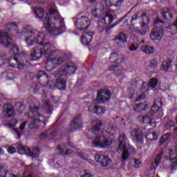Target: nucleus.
<instances>
[{
  "mask_svg": "<svg viewBox=\"0 0 177 177\" xmlns=\"http://www.w3.org/2000/svg\"><path fill=\"white\" fill-rule=\"evenodd\" d=\"M17 149L19 154H30V148L21 144H19Z\"/></svg>",
  "mask_w": 177,
  "mask_h": 177,
  "instance_id": "obj_28",
  "label": "nucleus"
},
{
  "mask_svg": "<svg viewBox=\"0 0 177 177\" xmlns=\"http://www.w3.org/2000/svg\"><path fill=\"white\" fill-rule=\"evenodd\" d=\"M38 109L39 107L35 106L33 111H30L29 115L30 118H35L33 121H32L29 124L27 129L28 133L29 135H34V133L38 131V129L39 127L41 128H44L46 123L45 120H41L38 117H41V114L38 113Z\"/></svg>",
  "mask_w": 177,
  "mask_h": 177,
  "instance_id": "obj_5",
  "label": "nucleus"
},
{
  "mask_svg": "<svg viewBox=\"0 0 177 177\" xmlns=\"http://www.w3.org/2000/svg\"><path fill=\"white\" fill-rule=\"evenodd\" d=\"M67 143L69 147H74V145H73V142H71V140H70V138H68Z\"/></svg>",
  "mask_w": 177,
  "mask_h": 177,
  "instance_id": "obj_61",
  "label": "nucleus"
},
{
  "mask_svg": "<svg viewBox=\"0 0 177 177\" xmlns=\"http://www.w3.org/2000/svg\"><path fill=\"white\" fill-rule=\"evenodd\" d=\"M103 122L99 119L93 120L91 125V131L94 135H97L95 139L93 141L94 147H107L113 145V140L109 138L107 132L102 130Z\"/></svg>",
  "mask_w": 177,
  "mask_h": 177,
  "instance_id": "obj_3",
  "label": "nucleus"
},
{
  "mask_svg": "<svg viewBox=\"0 0 177 177\" xmlns=\"http://www.w3.org/2000/svg\"><path fill=\"white\" fill-rule=\"evenodd\" d=\"M145 138L147 140H149L150 142H156V140L158 139V133L156 132L148 131Z\"/></svg>",
  "mask_w": 177,
  "mask_h": 177,
  "instance_id": "obj_27",
  "label": "nucleus"
},
{
  "mask_svg": "<svg viewBox=\"0 0 177 177\" xmlns=\"http://www.w3.org/2000/svg\"><path fill=\"white\" fill-rule=\"evenodd\" d=\"M42 55H44L45 57L47 59H49V57L53 55V51L50 50V46L49 45L43 46V48L34 49L29 56V59L30 60H38L42 57Z\"/></svg>",
  "mask_w": 177,
  "mask_h": 177,
  "instance_id": "obj_8",
  "label": "nucleus"
},
{
  "mask_svg": "<svg viewBox=\"0 0 177 177\" xmlns=\"http://www.w3.org/2000/svg\"><path fill=\"white\" fill-rule=\"evenodd\" d=\"M116 151L118 153H122L121 163L124 164L125 161H128L129 154H135V148L131 146L127 147V136L122 134L119 136V142ZM123 151V152H122Z\"/></svg>",
  "mask_w": 177,
  "mask_h": 177,
  "instance_id": "obj_6",
  "label": "nucleus"
},
{
  "mask_svg": "<svg viewBox=\"0 0 177 177\" xmlns=\"http://www.w3.org/2000/svg\"><path fill=\"white\" fill-rule=\"evenodd\" d=\"M48 136H49V134L48 133V132L44 131L39 136V138L40 140H46V139H48Z\"/></svg>",
  "mask_w": 177,
  "mask_h": 177,
  "instance_id": "obj_50",
  "label": "nucleus"
},
{
  "mask_svg": "<svg viewBox=\"0 0 177 177\" xmlns=\"http://www.w3.org/2000/svg\"><path fill=\"white\" fill-rule=\"evenodd\" d=\"M131 135L137 143H143V131L140 129H133Z\"/></svg>",
  "mask_w": 177,
  "mask_h": 177,
  "instance_id": "obj_14",
  "label": "nucleus"
},
{
  "mask_svg": "<svg viewBox=\"0 0 177 177\" xmlns=\"http://www.w3.org/2000/svg\"><path fill=\"white\" fill-rule=\"evenodd\" d=\"M44 28L51 37H56L66 31L64 19L55 9H50L44 19Z\"/></svg>",
  "mask_w": 177,
  "mask_h": 177,
  "instance_id": "obj_2",
  "label": "nucleus"
},
{
  "mask_svg": "<svg viewBox=\"0 0 177 177\" xmlns=\"http://www.w3.org/2000/svg\"><path fill=\"white\" fill-rule=\"evenodd\" d=\"M165 127L166 129H169V128H172V127H175V122H174V121L171 120H169L165 122Z\"/></svg>",
  "mask_w": 177,
  "mask_h": 177,
  "instance_id": "obj_47",
  "label": "nucleus"
},
{
  "mask_svg": "<svg viewBox=\"0 0 177 177\" xmlns=\"http://www.w3.org/2000/svg\"><path fill=\"white\" fill-rule=\"evenodd\" d=\"M111 97V91L107 88L97 91V97L93 100V104H102L109 102Z\"/></svg>",
  "mask_w": 177,
  "mask_h": 177,
  "instance_id": "obj_9",
  "label": "nucleus"
},
{
  "mask_svg": "<svg viewBox=\"0 0 177 177\" xmlns=\"http://www.w3.org/2000/svg\"><path fill=\"white\" fill-rule=\"evenodd\" d=\"M106 20H109V23H113V21H114V17H113L111 15L108 14L105 16V18L102 19V23H104Z\"/></svg>",
  "mask_w": 177,
  "mask_h": 177,
  "instance_id": "obj_49",
  "label": "nucleus"
},
{
  "mask_svg": "<svg viewBox=\"0 0 177 177\" xmlns=\"http://www.w3.org/2000/svg\"><path fill=\"white\" fill-rule=\"evenodd\" d=\"M153 104L161 109V107H162V100L161 99V97H158L155 99Z\"/></svg>",
  "mask_w": 177,
  "mask_h": 177,
  "instance_id": "obj_44",
  "label": "nucleus"
},
{
  "mask_svg": "<svg viewBox=\"0 0 177 177\" xmlns=\"http://www.w3.org/2000/svg\"><path fill=\"white\" fill-rule=\"evenodd\" d=\"M8 64L10 67H15L19 70H23L24 65L21 62H19V59L17 57H10L8 59Z\"/></svg>",
  "mask_w": 177,
  "mask_h": 177,
  "instance_id": "obj_18",
  "label": "nucleus"
},
{
  "mask_svg": "<svg viewBox=\"0 0 177 177\" xmlns=\"http://www.w3.org/2000/svg\"><path fill=\"white\" fill-rule=\"evenodd\" d=\"M162 26H164V21H161L160 18H156L154 22V28L150 35L151 39L154 41L155 44H158L164 36V30Z\"/></svg>",
  "mask_w": 177,
  "mask_h": 177,
  "instance_id": "obj_7",
  "label": "nucleus"
},
{
  "mask_svg": "<svg viewBox=\"0 0 177 177\" xmlns=\"http://www.w3.org/2000/svg\"><path fill=\"white\" fill-rule=\"evenodd\" d=\"M8 28H12V30H17V25H16L15 23L11 24L8 25Z\"/></svg>",
  "mask_w": 177,
  "mask_h": 177,
  "instance_id": "obj_58",
  "label": "nucleus"
},
{
  "mask_svg": "<svg viewBox=\"0 0 177 177\" xmlns=\"http://www.w3.org/2000/svg\"><path fill=\"white\" fill-rule=\"evenodd\" d=\"M157 67H158V61L157 58H153L150 62L149 68H153V70H157Z\"/></svg>",
  "mask_w": 177,
  "mask_h": 177,
  "instance_id": "obj_39",
  "label": "nucleus"
},
{
  "mask_svg": "<svg viewBox=\"0 0 177 177\" xmlns=\"http://www.w3.org/2000/svg\"><path fill=\"white\" fill-rule=\"evenodd\" d=\"M141 50L144 53H147V55H151V53H154V52H156V48L151 46L144 45L141 46Z\"/></svg>",
  "mask_w": 177,
  "mask_h": 177,
  "instance_id": "obj_26",
  "label": "nucleus"
},
{
  "mask_svg": "<svg viewBox=\"0 0 177 177\" xmlns=\"http://www.w3.org/2000/svg\"><path fill=\"white\" fill-rule=\"evenodd\" d=\"M43 112L45 114H52L53 113V105L46 101L43 107Z\"/></svg>",
  "mask_w": 177,
  "mask_h": 177,
  "instance_id": "obj_25",
  "label": "nucleus"
},
{
  "mask_svg": "<svg viewBox=\"0 0 177 177\" xmlns=\"http://www.w3.org/2000/svg\"><path fill=\"white\" fill-rule=\"evenodd\" d=\"M171 63H172V61H171L170 59L163 61L160 68L161 71H168V70L171 68V66H172Z\"/></svg>",
  "mask_w": 177,
  "mask_h": 177,
  "instance_id": "obj_30",
  "label": "nucleus"
},
{
  "mask_svg": "<svg viewBox=\"0 0 177 177\" xmlns=\"http://www.w3.org/2000/svg\"><path fill=\"white\" fill-rule=\"evenodd\" d=\"M160 107L157 106V105H155L154 104H153V106L151 107V110L150 111L151 113H157V111H158V110H160Z\"/></svg>",
  "mask_w": 177,
  "mask_h": 177,
  "instance_id": "obj_51",
  "label": "nucleus"
},
{
  "mask_svg": "<svg viewBox=\"0 0 177 177\" xmlns=\"http://www.w3.org/2000/svg\"><path fill=\"white\" fill-rule=\"evenodd\" d=\"M149 88H156L158 85V80L154 77H152L149 82Z\"/></svg>",
  "mask_w": 177,
  "mask_h": 177,
  "instance_id": "obj_41",
  "label": "nucleus"
},
{
  "mask_svg": "<svg viewBox=\"0 0 177 177\" xmlns=\"http://www.w3.org/2000/svg\"><path fill=\"white\" fill-rule=\"evenodd\" d=\"M82 127V118L81 115H77L72 120L69 125V131H71V132H74L76 129H78V128H81Z\"/></svg>",
  "mask_w": 177,
  "mask_h": 177,
  "instance_id": "obj_12",
  "label": "nucleus"
},
{
  "mask_svg": "<svg viewBox=\"0 0 177 177\" xmlns=\"http://www.w3.org/2000/svg\"><path fill=\"white\" fill-rule=\"evenodd\" d=\"M140 106H143V107L142 108V111H145L149 109V105H147V104L146 103H140Z\"/></svg>",
  "mask_w": 177,
  "mask_h": 177,
  "instance_id": "obj_57",
  "label": "nucleus"
},
{
  "mask_svg": "<svg viewBox=\"0 0 177 177\" xmlns=\"http://www.w3.org/2000/svg\"><path fill=\"white\" fill-rule=\"evenodd\" d=\"M166 28L167 30H170V32H172V31H175L177 30V19H176V24H169L167 26H166Z\"/></svg>",
  "mask_w": 177,
  "mask_h": 177,
  "instance_id": "obj_48",
  "label": "nucleus"
},
{
  "mask_svg": "<svg viewBox=\"0 0 177 177\" xmlns=\"http://www.w3.org/2000/svg\"><path fill=\"white\" fill-rule=\"evenodd\" d=\"M143 99H146V94L142 93L136 100V102L139 100H143Z\"/></svg>",
  "mask_w": 177,
  "mask_h": 177,
  "instance_id": "obj_55",
  "label": "nucleus"
},
{
  "mask_svg": "<svg viewBox=\"0 0 177 177\" xmlns=\"http://www.w3.org/2000/svg\"><path fill=\"white\" fill-rule=\"evenodd\" d=\"M169 160L171 161H174V160H176L171 163V171L173 169H177V153L174 151H170V155H169Z\"/></svg>",
  "mask_w": 177,
  "mask_h": 177,
  "instance_id": "obj_24",
  "label": "nucleus"
},
{
  "mask_svg": "<svg viewBox=\"0 0 177 177\" xmlns=\"http://www.w3.org/2000/svg\"><path fill=\"white\" fill-rule=\"evenodd\" d=\"M15 108L19 113H23V111L24 109H26V106H24V104L22 102H16L15 104Z\"/></svg>",
  "mask_w": 177,
  "mask_h": 177,
  "instance_id": "obj_37",
  "label": "nucleus"
},
{
  "mask_svg": "<svg viewBox=\"0 0 177 177\" xmlns=\"http://www.w3.org/2000/svg\"><path fill=\"white\" fill-rule=\"evenodd\" d=\"M109 70L113 71V74L117 77H120L122 74V71H124V68H122V65H111L109 68Z\"/></svg>",
  "mask_w": 177,
  "mask_h": 177,
  "instance_id": "obj_21",
  "label": "nucleus"
},
{
  "mask_svg": "<svg viewBox=\"0 0 177 177\" xmlns=\"http://www.w3.org/2000/svg\"><path fill=\"white\" fill-rule=\"evenodd\" d=\"M109 60L111 63H118L120 64L124 62V55L122 54L113 53L111 54Z\"/></svg>",
  "mask_w": 177,
  "mask_h": 177,
  "instance_id": "obj_19",
  "label": "nucleus"
},
{
  "mask_svg": "<svg viewBox=\"0 0 177 177\" xmlns=\"http://www.w3.org/2000/svg\"><path fill=\"white\" fill-rule=\"evenodd\" d=\"M33 13L36 19H42L45 15V10L42 8L35 7L33 8Z\"/></svg>",
  "mask_w": 177,
  "mask_h": 177,
  "instance_id": "obj_23",
  "label": "nucleus"
},
{
  "mask_svg": "<svg viewBox=\"0 0 177 177\" xmlns=\"http://www.w3.org/2000/svg\"><path fill=\"white\" fill-rule=\"evenodd\" d=\"M138 15H133L131 19V23H133L136 20L138 19Z\"/></svg>",
  "mask_w": 177,
  "mask_h": 177,
  "instance_id": "obj_62",
  "label": "nucleus"
},
{
  "mask_svg": "<svg viewBox=\"0 0 177 177\" xmlns=\"http://www.w3.org/2000/svg\"><path fill=\"white\" fill-rule=\"evenodd\" d=\"M142 122L145 124V127H148L149 129H152V128L156 127V123L154 120H151L149 115H146L142 118Z\"/></svg>",
  "mask_w": 177,
  "mask_h": 177,
  "instance_id": "obj_20",
  "label": "nucleus"
},
{
  "mask_svg": "<svg viewBox=\"0 0 177 177\" xmlns=\"http://www.w3.org/2000/svg\"><path fill=\"white\" fill-rule=\"evenodd\" d=\"M8 151L10 154H13L14 153H16V148L15 147H10L8 149Z\"/></svg>",
  "mask_w": 177,
  "mask_h": 177,
  "instance_id": "obj_52",
  "label": "nucleus"
},
{
  "mask_svg": "<svg viewBox=\"0 0 177 177\" xmlns=\"http://www.w3.org/2000/svg\"><path fill=\"white\" fill-rule=\"evenodd\" d=\"M26 125H27V122H24L19 127V128L14 129V131L17 135V139L23 135V131L26 129Z\"/></svg>",
  "mask_w": 177,
  "mask_h": 177,
  "instance_id": "obj_29",
  "label": "nucleus"
},
{
  "mask_svg": "<svg viewBox=\"0 0 177 177\" xmlns=\"http://www.w3.org/2000/svg\"><path fill=\"white\" fill-rule=\"evenodd\" d=\"M6 175H8V171L5 169V166L0 165V176L6 177Z\"/></svg>",
  "mask_w": 177,
  "mask_h": 177,
  "instance_id": "obj_43",
  "label": "nucleus"
},
{
  "mask_svg": "<svg viewBox=\"0 0 177 177\" xmlns=\"http://www.w3.org/2000/svg\"><path fill=\"white\" fill-rule=\"evenodd\" d=\"M128 37L125 33L121 32L118 37L114 39V41H119L120 42H127Z\"/></svg>",
  "mask_w": 177,
  "mask_h": 177,
  "instance_id": "obj_34",
  "label": "nucleus"
},
{
  "mask_svg": "<svg viewBox=\"0 0 177 177\" xmlns=\"http://www.w3.org/2000/svg\"><path fill=\"white\" fill-rule=\"evenodd\" d=\"M0 44L2 45H10L12 44V38L5 35L3 32H0Z\"/></svg>",
  "mask_w": 177,
  "mask_h": 177,
  "instance_id": "obj_22",
  "label": "nucleus"
},
{
  "mask_svg": "<svg viewBox=\"0 0 177 177\" xmlns=\"http://www.w3.org/2000/svg\"><path fill=\"white\" fill-rule=\"evenodd\" d=\"M3 56H6V55L0 54V66H3V64H5V61L2 58V57H3Z\"/></svg>",
  "mask_w": 177,
  "mask_h": 177,
  "instance_id": "obj_56",
  "label": "nucleus"
},
{
  "mask_svg": "<svg viewBox=\"0 0 177 177\" xmlns=\"http://www.w3.org/2000/svg\"><path fill=\"white\" fill-rule=\"evenodd\" d=\"M162 16L165 20H171L172 19V15H171V11L169 10H164L163 12H161Z\"/></svg>",
  "mask_w": 177,
  "mask_h": 177,
  "instance_id": "obj_35",
  "label": "nucleus"
},
{
  "mask_svg": "<svg viewBox=\"0 0 177 177\" xmlns=\"http://www.w3.org/2000/svg\"><path fill=\"white\" fill-rule=\"evenodd\" d=\"M18 122L19 121H17L16 118H14L6 123L5 125H6L8 128H15Z\"/></svg>",
  "mask_w": 177,
  "mask_h": 177,
  "instance_id": "obj_40",
  "label": "nucleus"
},
{
  "mask_svg": "<svg viewBox=\"0 0 177 177\" xmlns=\"http://www.w3.org/2000/svg\"><path fill=\"white\" fill-rule=\"evenodd\" d=\"M57 150H59V151H60L61 154H64V149H63V148H62V147H57Z\"/></svg>",
  "mask_w": 177,
  "mask_h": 177,
  "instance_id": "obj_63",
  "label": "nucleus"
},
{
  "mask_svg": "<svg viewBox=\"0 0 177 177\" xmlns=\"http://www.w3.org/2000/svg\"><path fill=\"white\" fill-rule=\"evenodd\" d=\"M92 38H93V32H84L82 38L81 42L83 45H89L92 41Z\"/></svg>",
  "mask_w": 177,
  "mask_h": 177,
  "instance_id": "obj_17",
  "label": "nucleus"
},
{
  "mask_svg": "<svg viewBox=\"0 0 177 177\" xmlns=\"http://www.w3.org/2000/svg\"><path fill=\"white\" fill-rule=\"evenodd\" d=\"M72 154H74V151L71 149H67L64 153V156H71Z\"/></svg>",
  "mask_w": 177,
  "mask_h": 177,
  "instance_id": "obj_54",
  "label": "nucleus"
},
{
  "mask_svg": "<svg viewBox=\"0 0 177 177\" xmlns=\"http://www.w3.org/2000/svg\"><path fill=\"white\" fill-rule=\"evenodd\" d=\"M136 49H138V46H136L135 45H131L129 48V50H131V52H133L134 50H136Z\"/></svg>",
  "mask_w": 177,
  "mask_h": 177,
  "instance_id": "obj_60",
  "label": "nucleus"
},
{
  "mask_svg": "<svg viewBox=\"0 0 177 177\" xmlns=\"http://www.w3.org/2000/svg\"><path fill=\"white\" fill-rule=\"evenodd\" d=\"M3 110L1 112L2 118H12L15 117V109L12 104H5L3 105Z\"/></svg>",
  "mask_w": 177,
  "mask_h": 177,
  "instance_id": "obj_10",
  "label": "nucleus"
},
{
  "mask_svg": "<svg viewBox=\"0 0 177 177\" xmlns=\"http://www.w3.org/2000/svg\"><path fill=\"white\" fill-rule=\"evenodd\" d=\"M38 151H39L38 148H35L32 151L30 149V153H28V156H31V157H33V158L38 157Z\"/></svg>",
  "mask_w": 177,
  "mask_h": 177,
  "instance_id": "obj_45",
  "label": "nucleus"
},
{
  "mask_svg": "<svg viewBox=\"0 0 177 177\" xmlns=\"http://www.w3.org/2000/svg\"><path fill=\"white\" fill-rule=\"evenodd\" d=\"M82 177H93V176L89 173H86Z\"/></svg>",
  "mask_w": 177,
  "mask_h": 177,
  "instance_id": "obj_64",
  "label": "nucleus"
},
{
  "mask_svg": "<svg viewBox=\"0 0 177 177\" xmlns=\"http://www.w3.org/2000/svg\"><path fill=\"white\" fill-rule=\"evenodd\" d=\"M94 17H99L104 13V6L102 3H97L92 10Z\"/></svg>",
  "mask_w": 177,
  "mask_h": 177,
  "instance_id": "obj_15",
  "label": "nucleus"
},
{
  "mask_svg": "<svg viewBox=\"0 0 177 177\" xmlns=\"http://www.w3.org/2000/svg\"><path fill=\"white\" fill-rule=\"evenodd\" d=\"M162 154H164V151H161L160 153L157 154L155 158L153 163L155 164L156 167H158L160 162H161V160H162Z\"/></svg>",
  "mask_w": 177,
  "mask_h": 177,
  "instance_id": "obj_33",
  "label": "nucleus"
},
{
  "mask_svg": "<svg viewBox=\"0 0 177 177\" xmlns=\"http://www.w3.org/2000/svg\"><path fill=\"white\" fill-rule=\"evenodd\" d=\"M95 160L100 162L102 167H109L111 164V160L107 156L100 155L99 153L96 154L95 156Z\"/></svg>",
  "mask_w": 177,
  "mask_h": 177,
  "instance_id": "obj_13",
  "label": "nucleus"
},
{
  "mask_svg": "<svg viewBox=\"0 0 177 177\" xmlns=\"http://www.w3.org/2000/svg\"><path fill=\"white\" fill-rule=\"evenodd\" d=\"M109 129L111 130V135H114L115 133V131H117V127L116 126H111Z\"/></svg>",
  "mask_w": 177,
  "mask_h": 177,
  "instance_id": "obj_53",
  "label": "nucleus"
},
{
  "mask_svg": "<svg viewBox=\"0 0 177 177\" xmlns=\"http://www.w3.org/2000/svg\"><path fill=\"white\" fill-rule=\"evenodd\" d=\"M169 138H171V134L169 133L163 134L159 140V146H162L164 143H167V142L169 140Z\"/></svg>",
  "mask_w": 177,
  "mask_h": 177,
  "instance_id": "obj_31",
  "label": "nucleus"
},
{
  "mask_svg": "<svg viewBox=\"0 0 177 177\" xmlns=\"http://www.w3.org/2000/svg\"><path fill=\"white\" fill-rule=\"evenodd\" d=\"M123 2L124 0H106V5L107 6H111L112 5H115V6H120Z\"/></svg>",
  "mask_w": 177,
  "mask_h": 177,
  "instance_id": "obj_32",
  "label": "nucleus"
},
{
  "mask_svg": "<svg viewBox=\"0 0 177 177\" xmlns=\"http://www.w3.org/2000/svg\"><path fill=\"white\" fill-rule=\"evenodd\" d=\"M93 110L95 114H97V115H103V114H104V109L101 106H93Z\"/></svg>",
  "mask_w": 177,
  "mask_h": 177,
  "instance_id": "obj_38",
  "label": "nucleus"
},
{
  "mask_svg": "<svg viewBox=\"0 0 177 177\" xmlns=\"http://www.w3.org/2000/svg\"><path fill=\"white\" fill-rule=\"evenodd\" d=\"M32 91L35 93H38L39 92V88H41V86L39 84H37L35 83L32 84Z\"/></svg>",
  "mask_w": 177,
  "mask_h": 177,
  "instance_id": "obj_46",
  "label": "nucleus"
},
{
  "mask_svg": "<svg viewBox=\"0 0 177 177\" xmlns=\"http://www.w3.org/2000/svg\"><path fill=\"white\" fill-rule=\"evenodd\" d=\"M71 57H73V55L71 53H62V55L57 58L55 62L50 63V66L53 67L51 70H53V68H56V67H59V66H60V67L57 70L56 73L57 75L64 77H59L55 81V86L60 91H64V89H66V80L68 81V77H70L77 71V66H75L73 62H68V60L71 59ZM66 62H68L66 63Z\"/></svg>",
  "mask_w": 177,
  "mask_h": 177,
  "instance_id": "obj_1",
  "label": "nucleus"
},
{
  "mask_svg": "<svg viewBox=\"0 0 177 177\" xmlns=\"http://www.w3.org/2000/svg\"><path fill=\"white\" fill-rule=\"evenodd\" d=\"M147 31H149V27L147 25H146V24L142 23L140 27V29L138 30V32L142 35H145Z\"/></svg>",
  "mask_w": 177,
  "mask_h": 177,
  "instance_id": "obj_36",
  "label": "nucleus"
},
{
  "mask_svg": "<svg viewBox=\"0 0 177 177\" xmlns=\"http://www.w3.org/2000/svg\"><path fill=\"white\" fill-rule=\"evenodd\" d=\"M36 77L41 85H46L49 82L48 74L44 71H39L36 74Z\"/></svg>",
  "mask_w": 177,
  "mask_h": 177,
  "instance_id": "obj_16",
  "label": "nucleus"
},
{
  "mask_svg": "<svg viewBox=\"0 0 177 177\" xmlns=\"http://www.w3.org/2000/svg\"><path fill=\"white\" fill-rule=\"evenodd\" d=\"M138 80H136V79H133L131 82V86H138Z\"/></svg>",
  "mask_w": 177,
  "mask_h": 177,
  "instance_id": "obj_59",
  "label": "nucleus"
},
{
  "mask_svg": "<svg viewBox=\"0 0 177 177\" xmlns=\"http://www.w3.org/2000/svg\"><path fill=\"white\" fill-rule=\"evenodd\" d=\"M91 24V20L86 17H82L77 19L75 21V25L78 30H86Z\"/></svg>",
  "mask_w": 177,
  "mask_h": 177,
  "instance_id": "obj_11",
  "label": "nucleus"
},
{
  "mask_svg": "<svg viewBox=\"0 0 177 177\" xmlns=\"http://www.w3.org/2000/svg\"><path fill=\"white\" fill-rule=\"evenodd\" d=\"M28 34L26 38V42L28 45H43L45 42V35L44 33H39L37 30H31V26H26L22 31V35Z\"/></svg>",
  "mask_w": 177,
  "mask_h": 177,
  "instance_id": "obj_4",
  "label": "nucleus"
},
{
  "mask_svg": "<svg viewBox=\"0 0 177 177\" xmlns=\"http://www.w3.org/2000/svg\"><path fill=\"white\" fill-rule=\"evenodd\" d=\"M10 53H14L15 56L20 53V50L19 49V47H17V46H10Z\"/></svg>",
  "mask_w": 177,
  "mask_h": 177,
  "instance_id": "obj_42",
  "label": "nucleus"
}]
</instances>
